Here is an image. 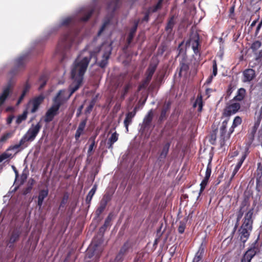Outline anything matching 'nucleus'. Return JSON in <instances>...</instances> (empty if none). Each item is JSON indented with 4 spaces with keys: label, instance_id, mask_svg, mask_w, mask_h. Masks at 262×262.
I'll list each match as a JSON object with an SVG mask.
<instances>
[{
    "label": "nucleus",
    "instance_id": "63",
    "mask_svg": "<svg viewBox=\"0 0 262 262\" xmlns=\"http://www.w3.org/2000/svg\"><path fill=\"white\" fill-rule=\"evenodd\" d=\"M124 255L119 252L115 259V262H122L124 259Z\"/></svg>",
    "mask_w": 262,
    "mask_h": 262
},
{
    "label": "nucleus",
    "instance_id": "21",
    "mask_svg": "<svg viewBox=\"0 0 262 262\" xmlns=\"http://www.w3.org/2000/svg\"><path fill=\"white\" fill-rule=\"evenodd\" d=\"M205 247V244H204L203 243L200 245L198 251L194 255L192 262H202Z\"/></svg>",
    "mask_w": 262,
    "mask_h": 262
},
{
    "label": "nucleus",
    "instance_id": "44",
    "mask_svg": "<svg viewBox=\"0 0 262 262\" xmlns=\"http://www.w3.org/2000/svg\"><path fill=\"white\" fill-rule=\"evenodd\" d=\"M28 112L27 111H25L23 112L21 115L18 116L17 119L16 120V123L17 124H19L23 121H25L27 117Z\"/></svg>",
    "mask_w": 262,
    "mask_h": 262
},
{
    "label": "nucleus",
    "instance_id": "13",
    "mask_svg": "<svg viewBox=\"0 0 262 262\" xmlns=\"http://www.w3.org/2000/svg\"><path fill=\"white\" fill-rule=\"evenodd\" d=\"M255 71L252 69H246L243 72L242 82L250 83L256 77Z\"/></svg>",
    "mask_w": 262,
    "mask_h": 262
},
{
    "label": "nucleus",
    "instance_id": "59",
    "mask_svg": "<svg viewBox=\"0 0 262 262\" xmlns=\"http://www.w3.org/2000/svg\"><path fill=\"white\" fill-rule=\"evenodd\" d=\"M249 205V198L248 196L245 197L244 200L242 201L239 209H244V207L246 206Z\"/></svg>",
    "mask_w": 262,
    "mask_h": 262
},
{
    "label": "nucleus",
    "instance_id": "56",
    "mask_svg": "<svg viewBox=\"0 0 262 262\" xmlns=\"http://www.w3.org/2000/svg\"><path fill=\"white\" fill-rule=\"evenodd\" d=\"M253 53L255 55V60L256 61L258 62L261 61L262 59V50H260L259 51H256Z\"/></svg>",
    "mask_w": 262,
    "mask_h": 262
},
{
    "label": "nucleus",
    "instance_id": "53",
    "mask_svg": "<svg viewBox=\"0 0 262 262\" xmlns=\"http://www.w3.org/2000/svg\"><path fill=\"white\" fill-rule=\"evenodd\" d=\"M119 0H112L108 5V8L111 9L112 6H113V10L115 11L118 7V4Z\"/></svg>",
    "mask_w": 262,
    "mask_h": 262
},
{
    "label": "nucleus",
    "instance_id": "35",
    "mask_svg": "<svg viewBox=\"0 0 262 262\" xmlns=\"http://www.w3.org/2000/svg\"><path fill=\"white\" fill-rule=\"evenodd\" d=\"M197 105H198V112H202L203 106V103L202 96L201 95H198L197 98L193 104V107H196Z\"/></svg>",
    "mask_w": 262,
    "mask_h": 262
},
{
    "label": "nucleus",
    "instance_id": "22",
    "mask_svg": "<svg viewBox=\"0 0 262 262\" xmlns=\"http://www.w3.org/2000/svg\"><path fill=\"white\" fill-rule=\"evenodd\" d=\"M48 194L49 190L48 188L41 189L39 191L37 201L38 206L41 207L44 199L48 195Z\"/></svg>",
    "mask_w": 262,
    "mask_h": 262
},
{
    "label": "nucleus",
    "instance_id": "7",
    "mask_svg": "<svg viewBox=\"0 0 262 262\" xmlns=\"http://www.w3.org/2000/svg\"><path fill=\"white\" fill-rule=\"evenodd\" d=\"M241 108V104L238 102H233L227 104L223 110L222 116L226 119L230 120V117L236 113Z\"/></svg>",
    "mask_w": 262,
    "mask_h": 262
},
{
    "label": "nucleus",
    "instance_id": "58",
    "mask_svg": "<svg viewBox=\"0 0 262 262\" xmlns=\"http://www.w3.org/2000/svg\"><path fill=\"white\" fill-rule=\"evenodd\" d=\"M31 85L28 80L24 84L22 93L26 95V94L29 91Z\"/></svg>",
    "mask_w": 262,
    "mask_h": 262
},
{
    "label": "nucleus",
    "instance_id": "55",
    "mask_svg": "<svg viewBox=\"0 0 262 262\" xmlns=\"http://www.w3.org/2000/svg\"><path fill=\"white\" fill-rule=\"evenodd\" d=\"M13 135V133L8 132L4 134L1 138L0 141L5 142L8 139L10 138Z\"/></svg>",
    "mask_w": 262,
    "mask_h": 262
},
{
    "label": "nucleus",
    "instance_id": "46",
    "mask_svg": "<svg viewBox=\"0 0 262 262\" xmlns=\"http://www.w3.org/2000/svg\"><path fill=\"white\" fill-rule=\"evenodd\" d=\"M106 206L100 203L99 206L97 208L95 211V214L96 217H99L101 213L104 211Z\"/></svg>",
    "mask_w": 262,
    "mask_h": 262
},
{
    "label": "nucleus",
    "instance_id": "57",
    "mask_svg": "<svg viewBox=\"0 0 262 262\" xmlns=\"http://www.w3.org/2000/svg\"><path fill=\"white\" fill-rule=\"evenodd\" d=\"M163 1V0H159L157 4L153 7L151 12H156L158 10L160 9L161 8Z\"/></svg>",
    "mask_w": 262,
    "mask_h": 262
},
{
    "label": "nucleus",
    "instance_id": "16",
    "mask_svg": "<svg viewBox=\"0 0 262 262\" xmlns=\"http://www.w3.org/2000/svg\"><path fill=\"white\" fill-rule=\"evenodd\" d=\"M190 42L191 43L192 48L195 54H200V36L198 33L192 35L190 38Z\"/></svg>",
    "mask_w": 262,
    "mask_h": 262
},
{
    "label": "nucleus",
    "instance_id": "49",
    "mask_svg": "<svg viewBox=\"0 0 262 262\" xmlns=\"http://www.w3.org/2000/svg\"><path fill=\"white\" fill-rule=\"evenodd\" d=\"M86 122H87V118H85V119L82 120L80 122V124H79V126L78 127L77 130L81 132L82 133H83Z\"/></svg>",
    "mask_w": 262,
    "mask_h": 262
},
{
    "label": "nucleus",
    "instance_id": "8",
    "mask_svg": "<svg viewBox=\"0 0 262 262\" xmlns=\"http://www.w3.org/2000/svg\"><path fill=\"white\" fill-rule=\"evenodd\" d=\"M259 251L257 241H256L243 255L241 259V262H251L253 257L259 252Z\"/></svg>",
    "mask_w": 262,
    "mask_h": 262
},
{
    "label": "nucleus",
    "instance_id": "23",
    "mask_svg": "<svg viewBox=\"0 0 262 262\" xmlns=\"http://www.w3.org/2000/svg\"><path fill=\"white\" fill-rule=\"evenodd\" d=\"M256 186L262 185V164L258 163L257 168L255 172Z\"/></svg>",
    "mask_w": 262,
    "mask_h": 262
},
{
    "label": "nucleus",
    "instance_id": "20",
    "mask_svg": "<svg viewBox=\"0 0 262 262\" xmlns=\"http://www.w3.org/2000/svg\"><path fill=\"white\" fill-rule=\"evenodd\" d=\"M137 112V107L136 106L133 111L128 112L126 114V117L124 120V125L127 132L128 131V126L132 123L133 119L136 116Z\"/></svg>",
    "mask_w": 262,
    "mask_h": 262
},
{
    "label": "nucleus",
    "instance_id": "41",
    "mask_svg": "<svg viewBox=\"0 0 262 262\" xmlns=\"http://www.w3.org/2000/svg\"><path fill=\"white\" fill-rule=\"evenodd\" d=\"M139 23V20H136L134 21V26L130 29L129 34L128 36L134 38L135 35V33L137 31L138 25Z\"/></svg>",
    "mask_w": 262,
    "mask_h": 262
},
{
    "label": "nucleus",
    "instance_id": "60",
    "mask_svg": "<svg viewBox=\"0 0 262 262\" xmlns=\"http://www.w3.org/2000/svg\"><path fill=\"white\" fill-rule=\"evenodd\" d=\"M217 73V67L216 60H213L212 64V75L215 76Z\"/></svg>",
    "mask_w": 262,
    "mask_h": 262
},
{
    "label": "nucleus",
    "instance_id": "15",
    "mask_svg": "<svg viewBox=\"0 0 262 262\" xmlns=\"http://www.w3.org/2000/svg\"><path fill=\"white\" fill-rule=\"evenodd\" d=\"M171 104V102L170 101H168L164 103L158 120V122L159 123H162L164 120H165L167 118L168 116V113L169 112L170 109Z\"/></svg>",
    "mask_w": 262,
    "mask_h": 262
},
{
    "label": "nucleus",
    "instance_id": "6",
    "mask_svg": "<svg viewBox=\"0 0 262 262\" xmlns=\"http://www.w3.org/2000/svg\"><path fill=\"white\" fill-rule=\"evenodd\" d=\"M21 234V231L19 228H15L11 230L8 234L6 244L8 247L12 249L14 248V244L19 241Z\"/></svg>",
    "mask_w": 262,
    "mask_h": 262
},
{
    "label": "nucleus",
    "instance_id": "5",
    "mask_svg": "<svg viewBox=\"0 0 262 262\" xmlns=\"http://www.w3.org/2000/svg\"><path fill=\"white\" fill-rule=\"evenodd\" d=\"M41 128V124L39 122L36 124H32L27 133L23 136L22 139L25 142H32L39 133Z\"/></svg>",
    "mask_w": 262,
    "mask_h": 262
},
{
    "label": "nucleus",
    "instance_id": "40",
    "mask_svg": "<svg viewBox=\"0 0 262 262\" xmlns=\"http://www.w3.org/2000/svg\"><path fill=\"white\" fill-rule=\"evenodd\" d=\"M132 244L128 241L125 242L120 250L119 252L124 255L128 252L129 249L131 248Z\"/></svg>",
    "mask_w": 262,
    "mask_h": 262
},
{
    "label": "nucleus",
    "instance_id": "37",
    "mask_svg": "<svg viewBox=\"0 0 262 262\" xmlns=\"http://www.w3.org/2000/svg\"><path fill=\"white\" fill-rule=\"evenodd\" d=\"M242 122V119L241 117L239 116H236L233 120L232 126L230 128V133H233L234 130V128L241 124Z\"/></svg>",
    "mask_w": 262,
    "mask_h": 262
},
{
    "label": "nucleus",
    "instance_id": "9",
    "mask_svg": "<svg viewBox=\"0 0 262 262\" xmlns=\"http://www.w3.org/2000/svg\"><path fill=\"white\" fill-rule=\"evenodd\" d=\"M27 56L25 55L20 56L17 58L15 60V67L10 71V74L11 75H14L16 74L18 71L24 69L27 61Z\"/></svg>",
    "mask_w": 262,
    "mask_h": 262
},
{
    "label": "nucleus",
    "instance_id": "1",
    "mask_svg": "<svg viewBox=\"0 0 262 262\" xmlns=\"http://www.w3.org/2000/svg\"><path fill=\"white\" fill-rule=\"evenodd\" d=\"M100 51V48L98 47L95 51L91 52L90 58L84 57L80 61L75 60L71 70V78L73 79V82L69 86L70 93L64 100H68L72 94L79 89L82 83L83 75L87 69L90 58L94 57L96 59L97 54Z\"/></svg>",
    "mask_w": 262,
    "mask_h": 262
},
{
    "label": "nucleus",
    "instance_id": "12",
    "mask_svg": "<svg viewBox=\"0 0 262 262\" xmlns=\"http://www.w3.org/2000/svg\"><path fill=\"white\" fill-rule=\"evenodd\" d=\"M189 69V63L188 61L187 56L185 53L182 57L181 60L180 61L179 65V75L180 77L182 76V74H186Z\"/></svg>",
    "mask_w": 262,
    "mask_h": 262
},
{
    "label": "nucleus",
    "instance_id": "50",
    "mask_svg": "<svg viewBox=\"0 0 262 262\" xmlns=\"http://www.w3.org/2000/svg\"><path fill=\"white\" fill-rule=\"evenodd\" d=\"M211 160H210V161L209 162V163L207 166V168H206V172H205V177L206 178V179H209L211 173L212 166H211Z\"/></svg>",
    "mask_w": 262,
    "mask_h": 262
},
{
    "label": "nucleus",
    "instance_id": "26",
    "mask_svg": "<svg viewBox=\"0 0 262 262\" xmlns=\"http://www.w3.org/2000/svg\"><path fill=\"white\" fill-rule=\"evenodd\" d=\"M66 91L65 90H60L57 94L56 95V97L54 98L53 100H56V98L59 101H60L62 103V105L67 102L68 100H64L65 98L67 97L68 95L66 94Z\"/></svg>",
    "mask_w": 262,
    "mask_h": 262
},
{
    "label": "nucleus",
    "instance_id": "48",
    "mask_svg": "<svg viewBox=\"0 0 262 262\" xmlns=\"http://www.w3.org/2000/svg\"><path fill=\"white\" fill-rule=\"evenodd\" d=\"M94 12V9L89 10L86 13V14L80 18V20L82 21H88L90 18L91 17L92 15Z\"/></svg>",
    "mask_w": 262,
    "mask_h": 262
},
{
    "label": "nucleus",
    "instance_id": "19",
    "mask_svg": "<svg viewBox=\"0 0 262 262\" xmlns=\"http://www.w3.org/2000/svg\"><path fill=\"white\" fill-rule=\"evenodd\" d=\"M13 84L11 81L10 80L8 82L7 86L4 88L2 94L0 95V106L5 102L6 99L9 96Z\"/></svg>",
    "mask_w": 262,
    "mask_h": 262
},
{
    "label": "nucleus",
    "instance_id": "4",
    "mask_svg": "<svg viewBox=\"0 0 262 262\" xmlns=\"http://www.w3.org/2000/svg\"><path fill=\"white\" fill-rule=\"evenodd\" d=\"M62 105V103L56 99L53 100V104L51 107L47 111L44 118V121L49 123L52 121L54 117L58 114V111L60 107Z\"/></svg>",
    "mask_w": 262,
    "mask_h": 262
},
{
    "label": "nucleus",
    "instance_id": "28",
    "mask_svg": "<svg viewBox=\"0 0 262 262\" xmlns=\"http://www.w3.org/2000/svg\"><path fill=\"white\" fill-rule=\"evenodd\" d=\"M118 140V134L115 132L113 133L111 137L108 139L107 145V148L110 149H113V144Z\"/></svg>",
    "mask_w": 262,
    "mask_h": 262
},
{
    "label": "nucleus",
    "instance_id": "61",
    "mask_svg": "<svg viewBox=\"0 0 262 262\" xmlns=\"http://www.w3.org/2000/svg\"><path fill=\"white\" fill-rule=\"evenodd\" d=\"M216 141V134L213 132L210 135L209 141L212 145H215Z\"/></svg>",
    "mask_w": 262,
    "mask_h": 262
},
{
    "label": "nucleus",
    "instance_id": "33",
    "mask_svg": "<svg viewBox=\"0 0 262 262\" xmlns=\"http://www.w3.org/2000/svg\"><path fill=\"white\" fill-rule=\"evenodd\" d=\"M175 16L172 15L168 19V21L167 23L166 26L165 27V31L167 32L168 33H170L172 32V29L175 24L174 22Z\"/></svg>",
    "mask_w": 262,
    "mask_h": 262
},
{
    "label": "nucleus",
    "instance_id": "17",
    "mask_svg": "<svg viewBox=\"0 0 262 262\" xmlns=\"http://www.w3.org/2000/svg\"><path fill=\"white\" fill-rule=\"evenodd\" d=\"M45 98V96L43 94H40L38 96L34 97L32 100L30 102L33 105L31 110V112L32 113H34L38 110L40 105L43 102Z\"/></svg>",
    "mask_w": 262,
    "mask_h": 262
},
{
    "label": "nucleus",
    "instance_id": "11",
    "mask_svg": "<svg viewBox=\"0 0 262 262\" xmlns=\"http://www.w3.org/2000/svg\"><path fill=\"white\" fill-rule=\"evenodd\" d=\"M154 112L152 110H149L147 114L145 116L142 123L141 125V130L145 132L149 129L151 123L154 118Z\"/></svg>",
    "mask_w": 262,
    "mask_h": 262
},
{
    "label": "nucleus",
    "instance_id": "47",
    "mask_svg": "<svg viewBox=\"0 0 262 262\" xmlns=\"http://www.w3.org/2000/svg\"><path fill=\"white\" fill-rule=\"evenodd\" d=\"M26 142L23 140V139L21 138L20 140L19 141V142L17 144H15L14 145H12L9 146L7 149V151H9L11 150H14L19 148L21 145H23Z\"/></svg>",
    "mask_w": 262,
    "mask_h": 262
},
{
    "label": "nucleus",
    "instance_id": "29",
    "mask_svg": "<svg viewBox=\"0 0 262 262\" xmlns=\"http://www.w3.org/2000/svg\"><path fill=\"white\" fill-rule=\"evenodd\" d=\"M48 80V76L47 74L43 73L40 75L38 80V82L40 83V85L38 88L39 91H41L43 89L46 85Z\"/></svg>",
    "mask_w": 262,
    "mask_h": 262
},
{
    "label": "nucleus",
    "instance_id": "64",
    "mask_svg": "<svg viewBox=\"0 0 262 262\" xmlns=\"http://www.w3.org/2000/svg\"><path fill=\"white\" fill-rule=\"evenodd\" d=\"M68 199V195H64L61 201V203H60V204L59 206V208L64 207V206L67 202Z\"/></svg>",
    "mask_w": 262,
    "mask_h": 262
},
{
    "label": "nucleus",
    "instance_id": "2",
    "mask_svg": "<svg viewBox=\"0 0 262 262\" xmlns=\"http://www.w3.org/2000/svg\"><path fill=\"white\" fill-rule=\"evenodd\" d=\"M73 21L74 18L73 17H67L61 20L60 26L67 27L68 30L67 33L62 35L59 39L57 48V52L69 48L75 37L78 35V31L77 30L73 31L70 28Z\"/></svg>",
    "mask_w": 262,
    "mask_h": 262
},
{
    "label": "nucleus",
    "instance_id": "27",
    "mask_svg": "<svg viewBox=\"0 0 262 262\" xmlns=\"http://www.w3.org/2000/svg\"><path fill=\"white\" fill-rule=\"evenodd\" d=\"M240 231V239L244 244L248 239L250 235V232L251 231L242 228H241Z\"/></svg>",
    "mask_w": 262,
    "mask_h": 262
},
{
    "label": "nucleus",
    "instance_id": "25",
    "mask_svg": "<svg viewBox=\"0 0 262 262\" xmlns=\"http://www.w3.org/2000/svg\"><path fill=\"white\" fill-rule=\"evenodd\" d=\"M246 94V92L245 89L244 88H240L237 91L236 96L234 97L232 100L241 101L245 98Z\"/></svg>",
    "mask_w": 262,
    "mask_h": 262
},
{
    "label": "nucleus",
    "instance_id": "31",
    "mask_svg": "<svg viewBox=\"0 0 262 262\" xmlns=\"http://www.w3.org/2000/svg\"><path fill=\"white\" fill-rule=\"evenodd\" d=\"M97 189V185L96 184H95L94 185V186H93V188L89 191V192L88 193V194L86 197L85 202L87 204L89 205V206H90V205L91 204V202L92 201L93 196L94 195V194L95 193Z\"/></svg>",
    "mask_w": 262,
    "mask_h": 262
},
{
    "label": "nucleus",
    "instance_id": "43",
    "mask_svg": "<svg viewBox=\"0 0 262 262\" xmlns=\"http://www.w3.org/2000/svg\"><path fill=\"white\" fill-rule=\"evenodd\" d=\"M95 138L96 136L92 137L90 138V141L91 140L92 143L90 145L88 150V155L89 156H91L92 155V152L94 149V147L96 146Z\"/></svg>",
    "mask_w": 262,
    "mask_h": 262
},
{
    "label": "nucleus",
    "instance_id": "45",
    "mask_svg": "<svg viewBox=\"0 0 262 262\" xmlns=\"http://www.w3.org/2000/svg\"><path fill=\"white\" fill-rule=\"evenodd\" d=\"M12 158L13 156L12 154L9 153L8 151H7V150L0 155V160L1 162L7 159L10 160Z\"/></svg>",
    "mask_w": 262,
    "mask_h": 262
},
{
    "label": "nucleus",
    "instance_id": "10",
    "mask_svg": "<svg viewBox=\"0 0 262 262\" xmlns=\"http://www.w3.org/2000/svg\"><path fill=\"white\" fill-rule=\"evenodd\" d=\"M171 145L170 141H165L162 144L161 148L159 151L158 161L163 163L166 158Z\"/></svg>",
    "mask_w": 262,
    "mask_h": 262
},
{
    "label": "nucleus",
    "instance_id": "62",
    "mask_svg": "<svg viewBox=\"0 0 262 262\" xmlns=\"http://www.w3.org/2000/svg\"><path fill=\"white\" fill-rule=\"evenodd\" d=\"M150 80H147V78H145L142 81L141 84L139 85V90H141L142 89H144L146 88V86L148 85L149 83L150 82Z\"/></svg>",
    "mask_w": 262,
    "mask_h": 262
},
{
    "label": "nucleus",
    "instance_id": "39",
    "mask_svg": "<svg viewBox=\"0 0 262 262\" xmlns=\"http://www.w3.org/2000/svg\"><path fill=\"white\" fill-rule=\"evenodd\" d=\"M262 43L259 40H255L254 41L251 46L250 49L252 50V53H254L261 47Z\"/></svg>",
    "mask_w": 262,
    "mask_h": 262
},
{
    "label": "nucleus",
    "instance_id": "30",
    "mask_svg": "<svg viewBox=\"0 0 262 262\" xmlns=\"http://www.w3.org/2000/svg\"><path fill=\"white\" fill-rule=\"evenodd\" d=\"M208 180H209V179H206V178L204 177V179L203 180V181H202V182L201 183V184H200L201 187H200V191L199 192L198 191H193L192 192V193L194 194H195L197 195L196 200H198V199L199 198V197L201 195V193L205 189L206 186H207V185L208 183Z\"/></svg>",
    "mask_w": 262,
    "mask_h": 262
},
{
    "label": "nucleus",
    "instance_id": "38",
    "mask_svg": "<svg viewBox=\"0 0 262 262\" xmlns=\"http://www.w3.org/2000/svg\"><path fill=\"white\" fill-rule=\"evenodd\" d=\"M112 197V193L107 192L104 194L100 203L107 206V203L111 200Z\"/></svg>",
    "mask_w": 262,
    "mask_h": 262
},
{
    "label": "nucleus",
    "instance_id": "52",
    "mask_svg": "<svg viewBox=\"0 0 262 262\" xmlns=\"http://www.w3.org/2000/svg\"><path fill=\"white\" fill-rule=\"evenodd\" d=\"M244 211L242 209H239L238 210V211L236 213V224L235 225V227H237V224H238L239 222L240 221L241 219H242L243 214H244Z\"/></svg>",
    "mask_w": 262,
    "mask_h": 262
},
{
    "label": "nucleus",
    "instance_id": "42",
    "mask_svg": "<svg viewBox=\"0 0 262 262\" xmlns=\"http://www.w3.org/2000/svg\"><path fill=\"white\" fill-rule=\"evenodd\" d=\"M96 102V98H93L90 102L89 106L85 110V114H89L92 112Z\"/></svg>",
    "mask_w": 262,
    "mask_h": 262
},
{
    "label": "nucleus",
    "instance_id": "3",
    "mask_svg": "<svg viewBox=\"0 0 262 262\" xmlns=\"http://www.w3.org/2000/svg\"><path fill=\"white\" fill-rule=\"evenodd\" d=\"M229 122V119H225L222 123L221 126L220 128V148H222L225 145L226 142L229 140L230 136L232 133H230V129L229 131L227 130V124Z\"/></svg>",
    "mask_w": 262,
    "mask_h": 262
},
{
    "label": "nucleus",
    "instance_id": "36",
    "mask_svg": "<svg viewBox=\"0 0 262 262\" xmlns=\"http://www.w3.org/2000/svg\"><path fill=\"white\" fill-rule=\"evenodd\" d=\"M114 218L113 213H110L106 218L103 225L100 228V230H105L108 227L111 226V223Z\"/></svg>",
    "mask_w": 262,
    "mask_h": 262
},
{
    "label": "nucleus",
    "instance_id": "51",
    "mask_svg": "<svg viewBox=\"0 0 262 262\" xmlns=\"http://www.w3.org/2000/svg\"><path fill=\"white\" fill-rule=\"evenodd\" d=\"M186 228V223L184 221H180L178 227V232L180 234H182L184 232Z\"/></svg>",
    "mask_w": 262,
    "mask_h": 262
},
{
    "label": "nucleus",
    "instance_id": "18",
    "mask_svg": "<svg viewBox=\"0 0 262 262\" xmlns=\"http://www.w3.org/2000/svg\"><path fill=\"white\" fill-rule=\"evenodd\" d=\"M159 63V61L156 60L155 62L153 61L150 63L147 69L145 72V76L147 80H151L152 77L155 72Z\"/></svg>",
    "mask_w": 262,
    "mask_h": 262
},
{
    "label": "nucleus",
    "instance_id": "32",
    "mask_svg": "<svg viewBox=\"0 0 262 262\" xmlns=\"http://www.w3.org/2000/svg\"><path fill=\"white\" fill-rule=\"evenodd\" d=\"M257 127L258 126L255 124L248 132L247 137L249 139V142L250 143H251L254 139V137L257 129Z\"/></svg>",
    "mask_w": 262,
    "mask_h": 262
},
{
    "label": "nucleus",
    "instance_id": "54",
    "mask_svg": "<svg viewBox=\"0 0 262 262\" xmlns=\"http://www.w3.org/2000/svg\"><path fill=\"white\" fill-rule=\"evenodd\" d=\"M110 23V20L109 19L105 20L103 25H102L101 27L100 28L98 33V35H100L103 32V31L105 30L106 26H107Z\"/></svg>",
    "mask_w": 262,
    "mask_h": 262
},
{
    "label": "nucleus",
    "instance_id": "24",
    "mask_svg": "<svg viewBox=\"0 0 262 262\" xmlns=\"http://www.w3.org/2000/svg\"><path fill=\"white\" fill-rule=\"evenodd\" d=\"M111 53V51L109 50L107 51H105L102 56L101 60L98 63V66L101 68H105L108 63V60L110 58V56Z\"/></svg>",
    "mask_w": 262,
    "mask_h": 262
},
{
    "label": "nucleus",
    "instance_id": "34",
    "mask_svg": "<svg viewBox=\"0 0 262 262\" xmlns=\"http://www.w3.org/2000/svg\"><path fill=\"white\" fill-rule=\"evenodd\" d=\"M248 154H249L248 149H247L244 152H243L242 153L241 158L239 159L237 164L236 165V166L234 167L235 169H236L237 170H239V169L241 167L244 161H245L246 157H247Z\"/></svg>",
    "mask_w": 262,
    "mask_h": 262
},
{
    "label": "nucleus",
    "instance_id": "14",
    "mask_svg": "<svg viewBox=\"0 0 262 262\" xmlns=\"http://www.w3.org/2000/svg\"><path fill=\"white\" fill-rule=\"evenodd\" d=\"M253 214V209H250L245 214L244 222L241 228H245L251 231L252 229L253 220L252 219Z\"/></svg>",
    "mask_w": 262,
    "mask_h": 262
}]
</instances>
